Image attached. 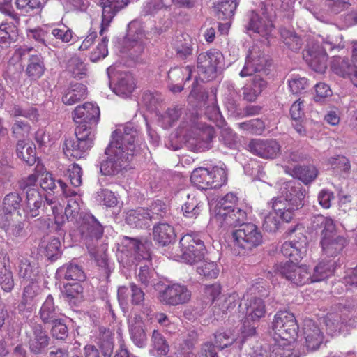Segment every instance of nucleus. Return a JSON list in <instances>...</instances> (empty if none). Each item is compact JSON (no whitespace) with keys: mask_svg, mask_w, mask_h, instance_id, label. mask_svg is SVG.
<instances>
[{"mask_svg":"<svg viewBox=\"0 0 357 357\" xmlns=\"http://www.w3.org/2000/svg\"><path fill=\"white\" fill-rule=\"evenodd\" d=\"M223 60L222 54L217 50L200 53L197 57V69L199 79L204 82L214 79Z\"/></svg>","mask_w":357,"mask_h":357,"instance_id":"f8f14e48","label":"nucleus"},{"mask_svg":"<svg viewBox=\"0 0 357 357\" xmlns=\"http://www.w3.org/2000/svg\"><path fill=\"white\" fill-rule=\"evenodd\" d=\"M270 357V353L264 349L261 343L250 340L245 348V357Z\"/></svg>","mask_w":357,"mask_h":357,"instance_id":"69168bd1","label":"nucleus"},{"mask_svg":"<svg viewBox=\"0 0 357 357\" xmlns=\"http://www.w3.org/2000/svg\"><path fill=\"white\" fill-rule=\"evenodd\" d=\"M79 231L86 247L92 255H95L96 243L103 234V227L91 214L84 213L80 216Z\"/></svg>","mask_w":357,"mask_h":357,"instance_id":"ddd939ff","label":"nucleus"},{"mask_svg":"<svg viewBox=\"0 0 357 357\" xmlns=\"http://www.w3.org/2000/svg\"><path fill=\"white\" fill-rule=\"evenodd\" d=\"M174 3L173 0H147L142 10L144 15H153L161 10H167Z\"/></svg>","mask_w":357,"mask_h":357,"instance_id":"09e8293b","label":"nucleus"},{"mask_svg":"<svg viewBox=\"0 0 357 357\" xmlns=\"http://www.w3.org/2000/svg\"><path fill=\"white\" fill-rule=\"evenodd\" d=\"M196 263L197 272L200 275L207 278H216L219 275L220 270L215 262L202 259Z\"/></svg>","mask_w":357,"mask_h":357,"instance_id":"8fccbe9b","label":"nucleus"},{"mask_svg":"<svg viewBox=\"0 0 357 357\" xmlns=\"http://www.w3.org/2000/svg\"><path fill=\"white\" fill-rule=\"evenodd\" d=\"M60 247L59 239L51 237L47 241H43L41 243L40 250L48 259L54 260L60 253Z\"/></svg>","mask_w":357,"mask_h":357,"instance_id":"49530a36","label":"nucleus"},{"mask_svg":"<svg viewBox=\"0 0 357 357\" xmlns=\"http://www.w3.org/2000/svg\"><path fill=\"white\" fill-rule=\"evenodd\" d=\"M137 36H133L132 40H129L127 43L128 55L135 61H137L141 54L144 50V43L143 38L144 33L139 26L135 31Z\"/></svg>","mask_w":357,"mask_h":357,"instance_id":"f704fd0d","label":"nucleus"},{"mask_svg":"<svg viewBox=\"0 0 357 357\" xmlns=\"http://www.w3.org/2000/svg\"><path fill=\"white\" fill-rule=\"evenodd\" d=\"M240 312L245 314V321L241 328L243 337L252 336L256 333L255 322L265 317L266 306L264 301L252 297L247 293L243 296V303L239 304Z\"/></svg>","mask_w":357,"mask_h":357,"instance_id":"6e6552de","label":"nucleus"},{"mask_svg":"<svg viewBox=\"0 0 357 357\" xmlns=\"http://www.w3.org/2000/svg\"><path fill=\"white\" fill-rule=\"evenodd\" d=\"M117 296L120 304L126 303L130 296L132 305L142 306V313L147 317L151 315L153 310L151 305L144 303L145 294L136 284L132 282L129 287H120L118 289Z\"/></svg>","mask_w":357,"mask_h":357,"instance_id":"6ab92c4d","label":"nucleus"},{"mask_svg":"<svg viewBox=\"0 0 357 357\" xmlns=\"http://www.w3.org/2000/svg\"><path fill=\"white\" fill-rule=\"evenodd\" d=\"M292 174L294 176L301 180L303 183L307 184L317 178L318 171L313 165H296L292 169Z\"/></svg>","mask_w":357,"mask_h":357,"instance_id":"79ce46f5","label":"nucleus"},{"mask_svg":"<svg viewBox=\"0 0 357 357\" xmlns=\"http://www.w3.org/2000/svg\"><path fill=\"white\" fill-rule=\"evenodd\" d=\"M75 138H66L63 144L64 154L68 158L80 159L93 145L95 133L82 126H77L75 130Z\"/></svg>","mask_w":357,"mask_h":357,"instance_id":"1a4fd4ad","label":"nucleus"},{"mask_svg":"<svg viewBox=\"0 0 357 357\" xmlns=\"http://www.w3.org/2000/svg\"><path fill=\"white\" fill-rule=\"evenodd\" d=\"M40 318L44 324H50L61 317L58 307L55 306L52 295H48L39 311Z\"/></svg>","mask_w":357,"mask_h":357,"instance_id":"2f4dec72","label":"nucleus"},{"mask_svg":"<svg viewBox=\"0 0 357 357\" xmlns=\"http://www.w3.org/2000/svg\"><path fill=\"white\" fill-rule=\"evenodd\" d=\"M274 28L271 19L265 11H261V13L251 11L248 15V31H252L263 37H268Z\"/></svg>","mask_w":357,"mask_h":357,"instance_id":"aec40b11","label":"nucleus"},{"mask_svg":"<svg viewBox=\"0 0 357 357\" xmlns=\"http://www.w3.org/2000/svg\"><path fill=\"white\" fill-rule=\"evenodd\" d=\"M50 33L62 43H68L73 38V31L64 24H59L56 27L50 29Z\"/></svg>","mask_w":357,"mask_h":357,"instance_id":"680f3d73","label":"nucleus"},{"mask_svg":"<svg viewBox=\"0 0 357 357\" xmlns=\"http://www.w3.org/2000/svg\"><path fill=\"white\" fill-rule=\"evenodd\" d=\"M56 276L60 280L82 281L85 278L82 269L75 264H65L58 268Z\"/></svg>","mask_w":357,"mask_h":357,"instance_id":"c9c22d12","label":"nucleus"},{"mask_svg":"<svg viewBox=\"0 0 357 357\" xmlns=\"http://www.w3.org/2000/svg\"><path fill=\"white\" fill-rule=\"evenodd\" d=\"M73 121L86 130H89L95 133V127L100 119L99 107L92 102H85L78 105L73 112Z\"/></svg>","mask_w":357,"mask_h":357,"instance_id":"2eb2a0df","label":"nucleus"},{"mask_svg":"<svg viewBox=\"0 0 357 357\" xmlns=\"http://www.w3.org/2000/svg\"><path fill=\"white\" fill-rule=\"evenodd\" d=\"M277 272L287 280L296 285L310 282L311 273L307 266H297L294 261H287L278 265Z\"/></svg>","mask_w":357,"mask_h":357,"instance_id":"a211bd4d","label":"nucleus"},{"mask_svg":"<svg viewBox=\"0 0 357 357\" xmlns=\"http://www.w3.org/2000/svg\"><path fill=\"white\" fill-rule=\"evenodd\" d=\"M232 232V252L235 255H244L263 243V235L255 224L241 222Z\"/></svg>","mask_w":357,"mask_h":357,"instance_id":"0eeeda50","label":"nucleus"},{"mask_svg":"<svg viewBox=\"0 0 357 357\" xmlns=\"http://www.w3.org/2000/svg\"><path fill=\"white\" fill-rule=\"evenodd\" d=\"M68 69L75 78L81 79L82 75L86 73L84 63L77 56L72 57L68 61Z\"/></svg>","mask_w":357,"mask_h":357,"instance_id":"e2e57ef3","label":"nucleus"},{"mask_svg":"<svg viewBox=\"0 0 357 357\" xmlns=\"http://www.w3.org/2000/svg\"><path fill=\"white\" fill-rule=\"evenodd\" d=\"M50 29H45L43 28L38 27L33 29H28L26 31L27 37L29 39H33L36 42L43 45L45 47H50L49 45H51L48 40Z\"/></svg>","mask_w":357,"mask_h":357,"instance_id":"4d7b16f0","label":"nucleus"},{"mask_svg":"<svg viewBox=\"0 0 357 357\" xmlns=\"http://www.w3.org/2000/svg\"><path fill=\"white\" fill-rule=\"evenodd\" d=\"M280 35L283 40V43L291 50L296 52L301 48V39L298 36V35L296 33L286 29H282L280 31Z\"/></svg>","mask_w":357,"mask_h":357,"instance_id":"864d4df0","label":"nucleus"},{"mask_svg":"<svg viewBox=\"0 0 357 357\" xmlns=\"http://www.w3.org/2000/svg\"><path fill=\"white\" fill-rule=\"evenodd\" d=\"M86 98V87L81 83L71 84L66 90L62 101L65 105H72Z\"/></svg>","mask_w":357,"mask_h":357,"instance_id":"72a5a7b5","label":"nucleus"},{"mask_svg":"<svg viewBox=\"0 0 357 357\" xmlns=\"http://www.w3.org/2000/svg\"><path fill=\"white\" fill-rule=\"evenodd\" d=\"M237 5L236 0H222L216 6L218 17L220 20L231 17Z\"/></svg>","mask_w":357,"mask_h":357,"instance_id":"3c124183","label":"nucleus"},{"mask_svg":"<svg viewBox=\"0 0 357 357\" xmlns=\"http://www.w3.org/2000/svg\"><path fill=\"white\" fill-rule=\"evenodd\" d=\"M335 261L332 260L320 262L314 268L310 282H320L332 275L335 269Z\"/></svg>","mask_w":357,"mask_h":357,"instance_id":"a19ab883","label":"nucleus"},{"mask_svg":"<svg viewBox=\"0 0 357 357\" xmlns=\"http://www.w3.org/2000/svg\"><path fill=\"white\" fill-rule=\"evenodd\" d=\"M121 246L122 252H128V255L133 256L138 261H146V264L139 266L137 275V280L144 287L153 285L155 272L149 266L151 259L150 248L151 243L149 241L142 243L136 238L125 236L122 241Z\"/></svg>","mask_w":357,"mask_h":357,"instance_id":"39448f33","label":"nucleus"},{"mask_svg":"<svg viewBox=\"0 0 357 357\" xmlns=\"http://www.w3.org/2000/svg\"><path fill=\"white\" fill-rule=\"evenodd\" d=\"M298 230L301 231L298 233L297 236L285 241L281 248L282 253L292 261L301 260L305 255L307 250V237L303 234L302 228L296 227L291 230L290 233Z\"/></svg>","mask_w":357,"mask_h":357,"instance_id":"f3484780","label":"nucleus"},{"mask_svg":"<svg viewBox=\"0 0 357 357\" xmlns=\"http://www.w3.org/2000/svg\"><path fill=\"white\" fill-rule=\"evenodd\" d=\"M17 271L19 278L26 282H38L40 279L38 263L29 257H21L18 259Z\"/></svg>","mask_w":357,"mask_h":357,"instance_id":"bb28decb","label":"nucleus"},{"mask_svg":"<svg viewBox=\"0 0 357 357\" xmlns=\"http://www.w3.org/2000/svg\"><path fill=\"white\" fill-rule=\"evenodd\" d=\"M139 133L131 125L127 124L116 129L112 140L105 150L107 159L100 165V172L106 176L118 174L125 169L136 151Z\"/></svg>","mask_w":357,"mask_h":357,"instance_id":"f257e3e1","label":"nucleus"},{"mask_svg":"<svg viewBox=\"0 0 357 357\" xmlns=\"http://www.w3.org/2000/svg\"><path fill=\"white\" fill-rule=\"evenodd\" d=\"M17 38V30L13 24H1L0 26V43H10Z\"/></svg>","mask_w":357,"mask_h":357,"instance_id":"bf43d9fd","label":"nucleus"},{"mask_svg":"<svg viewBox=\"0 0 357 357\" xmlns=\"http://www.w3.org/2000/svg\"><path fill=\"white\" fill-rule=\"evenodd\" d=\"M153 238L160 245H168L176 238L174 228L168 223L159 222L153 227Z\"/></svg>","mask_w":357,"mask_h":357,"instance_id":"7c9ffc66","label":"nucleus"},{"mask_svg":"<svg viewBox=\"0 0 357 357\" xmlns=\"http://www.w3.org/2000/svg\"><path fill=\"white\" fill-rule=\"evenodd\" d=\"M268 65V61L264 55L259 52L257 47H252L249 50L244 67L240 72V76L244 77L257 72L260 73L264 70Z\"/></svg>","mask_w":357,"mask_h":357,"instance_id":"412c9836","label":"nucleus"},{"mask_svg":"<svg viewBox=\"0 0 357 357\" xmlns=\"http://www.w3.org/2000/svg\"><path fill=\"white\" fill-rule=\"evenodd\" d=\"M335 45L329 40L323 41V44L314 43L303 52V58L309 66L314 71L323 73L327 68V50H332Z\"/></svg>","mask_w":357,"mask_h":357,"instance_id":"4468645a","label":"nucleus"},{"mask_svg":"<svg viewBox=\"0 0 357 357\" xmlns=\"http://www.w3.org/2000/svg\"><path fill=\"white\" fill-rule=\"evenodd\" d=\"M195 129V136H190L188 139L189 145L193 146L195 151H204L211 148V143L214 137L213 128L208 126H203Z\"/></svg>","mask_w":357,"mask_h":357,"instance_id":"b1692460","label":"nucleus"},{"mask_svg":"<svg viewBox=\"0 0 357 357\" xmlns=\"http://www.w3.org/2000/svg\"><path fill=\"white\" fill-rule=\"evenodd\" d=\"M128 329L132 342L139 347H143L146 344V335L144 329V324L142 318L139 314H135L128 320Z\"/></svg>","mask_w":357,"mask_h":357,"instance_id":"c756f323","label":"nucleus"},{"mask_svg":"<svg viewBox=\"0 0 357 357\" xmlns=\"http://www.w3.org/2000/svg\"><path fill=\"white\" fill-rule=\"evenodd\" d=\"M237 202L238 197L233 192L227 193L222 197L215 208L214 214L211 218V222L227 229L245 222L247 213L244 210L235 207Z\"/></svg>","mask_w":357,"mask_h":357,"instance_id":"20e7f679","label":"nucleus"},{"mask_svg":"<svg viewBox=\"0 0 357 357\" xmlns=\"http://www.w3.org/2000/svg\"><path fill=\"white\" fill-rule=\"evenodd\" d=\"M241 130L249 131L252 133L259 135L264 129V124L259 119H255L238 124Z\"/></svg>","mask_w":357,"mask_h":357,"instance_id":"774afa93","label":"nucleus"},{"mask_svg":"<svg viewBox=\"0 0 357 357\" xmlns=\"http://www.w3.org/2000/svg\"><path fill=\"white\" fill-rule=\"evenodd\" d=\"M312 228L321 229V245L324 254L328 257H334L340 253L347 244V240L335 231L333 220L322 215H317L312 219Z\"/></svg>","mask_w":357,"mask_h":357,"instance_id":"423d86ee","label":"nucleus"},{"mask_svg":"<svg viewBox=\"0 0 357 357\" xmlns=\"http://www.w3.org/2000/svg\"><path fill=\"white\" fill-rule=\"evenodd\" d=\"M97 344L105 357H111L114 349V342L112 334L109 330L100 331Z\"/></svg>","mask_w":357,"mask_h":357,"instance_id":"c03bdc74","label":"nucleus"},{"mask_svg":"<svg viewBox=\"0 0 357 357\" xmlns=\"http://www.w3.org/2000/svg\"><path fill=\"white\" fill-rule=\"evenodd\" d=\"M99 3L102 8L100 34L102 35L116 13L128 6L129 0H99Z\"/></svg>","mask_w":357,"mask_h":357,"instance_id":"5701e85b","label":"nucleus"},{"mask_svg":"<svg viewBox=\"0 0 357 357\" xmlns=\"http://www.w3.org/2000/svg\"><path fill=\"white\" fill-rule=\"evenodd\" d=\"M199 197L192 193L187 195V200L182 206L183 215L188 218H197L203 207Z\"/></svg>","mask_w":357,"mask_h":357,"instance_id":"4c0bfd02","label":"nucleus"},{"mask_svg":"<svg viewBox=\"0 0 357 357\" xmlns=\"http://www.w3.org/2000/svg\"><path fill=\"white\" fill-rule=\"evenodd\" d=\"M16 153L19 158L29 165H33L36 162L35 148L29 142L19 140L16 145Z\"/></svg>","mask_w":357,"mask_h":357,"instance_id":"ea45409f","label":"nucleus"},{"mask_svg":"<svg viewBox=\"0 0 357 357\" xmlns=\"http://www.w3.org/2000/svg\"><path fill=\"white\" fill-rule=\"evenodd\" d=\"M220 140L226 146L235 149L237 145V136L229 128H223L220 130Z\"/></svg>","mask_w":357,"mask_h":357,"instance_id":"338daca9","label":"nucleus"},{"mask_svg":"<svg viewBox=\"0 0 357 357\" xmlns=\"http://www.w3.org/2000/svg\"><path fill=\"white\" fill-rule=\"evenodd\" d=\"M288 85L291 92L294 94L304 93L309 86L307 79L300 75H292L288 79Z\"/></svg>","mask_w":357,"mask_h":357,"instance_id":"13d9d810","label":"nucleus"},{"mask_svg":"<svg viewBox=\"0 0 357 357\" xmlns=\"http://www.w3.org/2000/svg\"><path fill=\"white\" fill-rule=\"evenodd\" d=\"M192 72L190 66L171 68L168 72L169 90L174 93L181 92L186 82L191 79Z\"/></svg>","mask_w":357,"mask_h":357,"instance_id":"393cba45","label":"nucleus"},{"mask_svg":"<svg viewBox=\"0 0 357 357\" xmlns=\"http://www.w3.org/2000/svg\"><path fill=\"white\" fill-rule=\"evenodd\" d=\"M0 228L12 239L23 238L26 234L24 223L15 218L13 214H0Z\"/></svg>","mask_w":357,"mask_h":357,"instance_id":"a878e982","label":"nucleus"},{"mask_svg":"<svg viewBox=\"0 0 357 357\" xmlns=\"http://www.w3.org/2000/svg\"><path fill=\"white\" fill-rule=\"evenodd\" d=\"M22 198L18 192H14L6 195L3 199V207L0 208V214H13L20 208Z\"/></svg>","mask_w":357,"mask_h":357,"instance_id":"de8ad7c7","label":"nucleus"},{"mask_svg":"<svg viewBox=\"0 0 357 357\" xmlns=\"http://www.w3.org/2000/svg\"><path fill=\"white\" fill-rule=\"evenodd\" d=\"M135 89V82L133 77L128 74L121 75L116 86L114 88V92L119 96L126 98L131 94Z\"/></svg>","mask_w":357,"mask_h":357,"instance_id":"a18cd8bd","label":"nucleus"},{"mask_svg":"<svg viewBox=\"0 0 357 357\" xmlns=\"http://www.w3.org/2000/svg\"><path fill=\"white\" fill-rule=\"evenodd\" d=\"M298 330V326L292 313L278 312L272 324L273 342L270 345V357H295L294 343Z\"/></svg>","mask_w":357,"mask_h":357,"instance_id":"7ed1b4c3","label":"nucleus"},{"mask_svg":"<svg viewBox=\"0 0 357 357\" xmlns=\"http://www.w3.org/2000/svg\"><path fill=\"white\" fill-rule=\"evenodd\" d=\"M49 341L50 337L42 326L40 324L35 325L29 340L30 351L36 354L43 353L47 347Z\"/></svg>","mask_w":357,"mask_h":357,"instance_id":"c85d7f7f","label":"nucleus"},{"mask_svg":"<svg viewBox=\"0 0 357 357\" xmlns=\"http://www.w3.org/2000/svg\"><path fill=\"white\" fill-rule=\"evenodd\" d=\"M50 206L52 215L54 216L55 222L59 224V208L56 202L49 201L40 193L38 189H31L26 192V200L23 206V211L26 219L36 218L40 215L41 211L47 210L45 205Z\"/></svg>","mask_w":357,"mask_h":357,"instance_id":"9d476101","label":"nucleus"},{"mask_svg":"<svg viewBox=\"0 0 357 357\" xmlns=\"http://www.w3.org/2000/svg\"><path fill=\"white\" fill-rule=\"evenodd\" d=\"M146 216V211L144 208L130 210L126 215V222L132 228H147L149 223Z\"/></svg>","mask_w":357,"mask_h":357,"instance_id":"e433bc0d","label":"nucleus"},{"mask_svg":"<svg viewBox=\"0 0 357 357\" xmlns=\"http://www.w3.org/2000/svg\"><path fill=\"white\" fill-rule=\"evenodd\" d=\"M151 345L158 356H165L169 352V345L166 340L157 330H154L152 333Z\"/></svg>","mask_w":357,"mask_h":357,"instance_id":"5fc2aeb1","label":"nucleus"},{"mask_svg":"<svg viewBox=\"0 0 357 357\" xmlns=\"http://www.w3.org/2000/svg\"><path fill=\"white\" fill-rule=\"evenodd\" d=\"M280 196L273 199L272 211L264 214L262 227L267 232H275L280 227V218L290 222L294 216L295 211L304 205L306 191L294 180L283 183L280 188Z\"/></svg>","mask_w":357,"mask_h":357,"instance_id":"f03ea898","label":"nucleus"},{"mask_svg":"<svg viewBox=\"0 0 357 357\" xmlns=\"http://www.w3.org/2000/svg\"><path fill=\"white\" fill-rule=\"evenodd\" d=\"M45 70L43 58L41 54H31L29 59L26 73L32 79L40 78Z\"/></svg>","mask_w":357,"mask_h":357,"instance_id":"58836bf2","label":"nucleus"},{"mask_svg":"<svg viewBox=\"0 0 357 357\" xmlns=\"http://www.w3.org/2000/svg\"><path fill=\"white\" fill-rule=\"evenodd\" d=\"M82 204L80 196L71 197L67 201V206L65 208V215L68 220H76L79 214L81 204Z\"/></svg>","mask_w":357,"mask_h":357,"instance_id":"6e6d98bb","label":"nucleus"},{"mask_svg":"<svg viewBox=\"0 0 357 357\" xmlns=\"http://www.w3.org/2000/svg\"><path fill=\"white\" fill-rule=\"evenodd\" d=\"M192 296L191 291L186 285L173 283L167 285L159 293V299L165 305L177 306L188 303Z\"/></svg>","mask_w":357,"mask_h":357,"instance_id":"dca6fc26","label":"nucleus"},{"mask_svg":"<svg viewBox=\"0 0 357 357\" xmlns=\"http://www.w3.org/2000/svg\"><path fill=\"white\" fill-rule=\"evenodd\" d=\"M180 253L173 256L175 260L182 259L189 264H195L204 259L206 248L204 241L197 234H186L180 240Z\"/></svg>","mask_w":357,"mask_h":357,"instance_id":"9b49d317","label":"nucleus"},{"mask_svg":"<svg viewBox=\"0 0 357 357\" xmlns=\"http://www.w3.org/2000/svg\"><path fill=\"white\" fill-rule=\"evenodd\" d=\"M235 340V336L230 331H218L215 334V347L223 349L232 344Z\"/></svg>","mask_w":357,"mask_h":357,"instance_id":"052dcab7","label":"nucleus"},{"mask_svg":"<svg viewBox=\"0 0 357 357\" xmlns=\"http://www.w3.org/2000/svg\"><path fill=\"white\" fill-rule=\"evenodd\" d=\"M146 216L149 223L165 217L168 213L167 205L161 200L153 202L147 208Z\"/></svg>","mask_w":357,"mask_h":357,"instance_id":"37998d69","label":"nucleus"},{"mask_svg":"<svg viewBox=\"0 0 357 357\" xmlns=\"http://www.w3.org/2000/svg\"><path fill=\"white\" fill-rule=\"evenodd\" d=\"M248 150L262 158L273 159L280 151V146L275 140L252 139L248 145Z\"/></svg>","mask_w":357,"mask_h":357,"instance_id":"4be33fe9","label":"nucleus"},{"mask_svg":"<svg viewBox=\"0 0 357 357\" xmlns=\"http://www.w3.org/2000/svg\"><path fill=\"white\" fill-rule=\"evenodd\" d=\"M305 346L308 350L317 349L323 342L324 336L319 326L312 320H305L303 328Z\"/></svg>","mask_w":357,"mask_h":357,"instance_id":"cd10ccee","label":"nucleus"},{"mask_svg":"<svg viewBox=\"0 0 357 357\" xmlns=\"http://www.w3.org/2000/svg\"><path fill=\"white\" fill-rule=\"evenodd\" d=\"M331 69L339 76L346 77L349 73H351V70H354V67L349 63L348 59L338 56L333 58Z\"/></svg>","mask_w":357,"mask_h":357,"instance_id":"603ef678","label":"nucleus"},{"mask_svg":"<svg viewBox=\"0 0 357 357\" xmlns=\"http://www.w3.org/2000/svg\"><path fill=\"white\" fill-rule=\"evenodd\" d=\"M204 183L203 190L218 188L224 185L227 181V174L222 167H214L211 170L208 169Z\"/></svg>","mask_w":357,"mask_h":357,"instance_id":"473e14b6","label":"nucleus"},{"mask_svg":"<svg viewBox=\"0 0 357 357\" xmlns=\"http://www.w3.org/2000/svg\"><path fill=\"white\" fill-rule=\"evenodd\" d=\"M324 322L326 324V326L329 331L328 333L332 334L333 333H335L337 331H340L342 329V324H344V321H342V318L338 313H328L324 318Z\"/></svg>","mask_w":357,"mask_h":357,"instance_id":"0e129e2a","label":"nucleus"}]
</instances>
